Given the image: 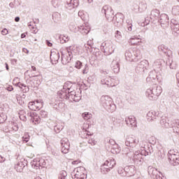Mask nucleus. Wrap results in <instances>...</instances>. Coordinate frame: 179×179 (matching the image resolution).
Wrapping results in <instances>:
<instances>
[{
  "mask_svg": "<svg viewBox=\"0 0 179 179\" xmlns=\"http://www.w3.org/2000/svg\"><path fill=\"white\" fill-rule=\"evenodd\" d=\"M162 87L157 84H153L149 89L145 92V96L149 100H157V98L162 94Z\"/></svg>",
  "mask_w": 179,
  "mask_h": 179,
  "instance_id": "obj_1",
  "label": "nucleus"
},
{
  "mask_svg": "<svg viewBox=\"0 0 179 179\" xmlns=\"http://www.w3.org/2000/svg\"><path fill=\"white\" fill-rule=\"evenodd\" d=\"M101 103L109 113H114L117 108L113 102V99L108 95H103L101 97Z\"/></svg>",
  "mask_w": 179,
  "mask_h": 179,
  "instance_id": "obj_2",
  "label": "nucleus"
},
{
  "mask_svg": "<svg viewBox=\"0 0 179 179\" xmlns=\"http://www.w3.org/2000/svg\"><path fill=\"white\" fill-rule=\"evenodd\" d=\"M73 50H76V47H69L64 51H62V62L64 65L69 64L72 58H73V53L72 52V50L73 51Z\"/></svg>",
  "mask_w": 179,
  "mask_h": 179,
  "instance_id": "obj_3",
  "label": "nucleus"
},
{
  "mask_svg": "<svg viewBox=\"0 0 179 179\" xmlns=\"http://www.w3.org/2000/svg\"><path fill=\"white\" fill-rule=\"evenodd\" d=\"M87 176L86 169L83 166L76 168L71 173V177L73 179H85Z\"/></svg>",
  "mask_w": 179,
  "mask_h": 179,
  "instance_id": "obj_4",
  "label": "nucleus"
},
{
  "mask_svg": "<svg viewBox=\"0 0 179 179\" xmlns=\"http://www.w3.org/2000/svg\"><path fill=\"white\" fill-rule=\"evenodd\" d=\"M160 124L162 128H173V132H175V134H179V122H176V126H173V124L170 123L169 118L162 117H161Z\"/></svg>",
  "mask_w": 179,
  "mask_h": 179,
  "instance_id": "obj_5",
  "label": "nucleus"
},
{
  "mask_svg": "<svg viewBox=\"0 0 179 179\" xmlns=\"http://www.w3.org/2000/svg\"><path fill=\"white\" fill-rule=\"evenodd\" d=\"M139 55H141V50H129L125 52L127 61H130L131 62H136V58H138Z\"/></svg>",
  "mask_w": 179,
  "mask_h": 179,
  "instance_id": "obj_6",
  "label": "nucleus"
},
{
  "mask_svg": "<svg viewBox=\"0 0 179 179\" xmlns=\"http://www.w3.org/2000/svg\"><path fill=\"white\" fill-rule=\"evenodd\" d=\"M115 164V159L113 158L108 159L102 166V173H103V174H107L111 169H114Z\"/></svg>",
  "mask_w": 179,
  "mask_h": 179,
  "instance_id": "obj_7",
  "label": "nucleus"
},
{
  "mask_svg": "<svg viewBox=\"0 0 179 179\" xmlns=\"http://www.w3.org/2000/svg\"><path fill=\"white\" fill-rule=\"evenodd\" d=\"M148 174L155 179H166V177L163 176L162 172L157 171V169L153 166H148Z\"/></svg>",
  "mask_w": 179,
  "mask_h": 179,
  "instance_id": "obj_8",
  "label": "nucleus"
},
{
  "mask_svg": "<svg viewBox=\"0 0 179 179\" xmlns=\"http://www.w3.org/2000/svg\"><path fill=\"white\" fill-rule=\"evenodd\" d=\"M15 86H18L20 89H22L23 93H27L29 90H30L29 87H36V86H37V84L34 83V82H33V80H29L27 81V85L19 82L18 83L15 84Z\"/></svg>",
  "mask_w": 179,
  "mask_h": 179,
  "instance_id": "obj_9",
  "label": "nucleus"
},
{
  "mask_svg": "<svg viewBox=\"0 0 179 179\" xmlns=\"http://www.w3.org/2000/svg\"><path fill=\"white\" fill-rule=\"evenodd\" d=\"M149 69V62L148 60L141 61L136 66V71L138 73H146Z\"/></svg>",
  "mask_w": 179,
  "mask_h": 179,
  "instance_id": "obj_10",
  "label": "nucleus"
},
{
  "mask_svg": "<svg viewBox=\"0 0 179 179\" xmlns=\"http://www.w3.org/2000/svg\"><path fill=\"white\" fill-rule=\"evenodd\" d=\"M143 153L139 151H136L132 157L131 159L133 162L135 163V164H137L138 166H142L143 164V162H145V159H143Z\"/></svg>",
  "mask_w": 179,
  "mask_h": 179,
  "instance_id": "obj_11",
  "label": "nucleus"
},
{
  "mask_svg": "<svg viewBox=\"0 0 179 179\" xmlns=\"http://www.w3.org/2000/svg\"><path fill=\"white\" fill-rule=\"evenodd\" d=\"M101 13L105 15L107 20H111L114 16V10L110 6H103L101 10Z\"/></svg>",
  "mask_w": 179,
  "mask_h": 179,
  "instance_id": "obj_12",
  "label": "nucleus"
},
{
  "mask_svg": "<svg viewBox=\"0 0 179 179\" xmlns=\"http://www.w3.org/2000/svg\"><path fill=\"white\" fill-rule=\"evenodd\" d=\"M115 26H120L124 22V14L117 13L115 16L112 17L111 20Z\"/></svg>",
  "mask_w": 179,
  "mask_h": 179,
  "instance_id": "obj_13",
  "label": "nucleus"
},
{
  "mask_svg": "<svg viewBox=\"0 0 179 179\" xmlns=\"http://www.w3.org/2000/svg\"><path fill=\"white\" fill-rule=\"evenodd\" d=\"M101 50L107 54V55H110L114 52V48H113V44L110 42H104L101 45Z\"/></svg>",
  "mask_w": 179,
  "mask_h": 179,
  "instance_id": "obj_14",
  "label": "nucleus"
},
{
  "mask_svg": "<svg viewBox=\"0 0 179 179\" xmlns=\"http://www.w3.org/2000/svg\"><path fill=\"white\" fill-rule=\"evenodd\" d=\"M138 143H139V141H136V138L132 136H129L126 138L125 145L128 148H136Z\"/></svg>",
  "mask_w": 179,
  "mask_h": 179,
  "instance_id": "obj_15",
  "label": "nucleus"
},
{
  "mask_svg": "<svg viewBox=\"0 0 179 179\" xmlns=\"http://www.w3.org/2000/svg\"><path fill=\"white\" fill-rule=\"evenodd\" d=\"M79 6V0H71L65 6L67 10L69 12H75V9Z\"/></svg>",
  "mask_w": 179,
  "mask_h": 179,
  "instance_id": "obj_16",
  "label": "nucleus"
},
{
  "mask_svg": "<svg viewBox=\"0 0 179 179\" xmlns=\"http://www.w3.org/2000/svg\"><path fill=\"white\" fill-rule=\"evenodd\" d=\"M101 85H106L108 87H113L115 86V80L111 78V77H103L101 80Z\"/></svg>",
  "mask_w": 179,
  "mask_h": 179,
  "instance_id": "obj_17",
  "label": "nucleus"
},
{
  "mask_svg": "<svg viewBox=\"0 0 179 179\" xmlns=\"http://www.w3.org/2000/svg\"><path fill=\"white\" fill-rule=\"evenodd\" d=\"M61 146L62 153L66 154L69 152V148L71 144L69 143V140L66 138H63L61 140Z\"/></svg>",
  "mask_w": 179,
  "mask_h": 179,
  "instance_id": "obj_18",
  "label": "nucleus"
},
{
  "mask_svg": "<svg viewBox=\"0 0 179 179\" xmlns=\"http://www.w3.org/2000/svg\"><path fill=\"white\" fill-rule=\"evenodd\" d=\"M171 29L172 30V34L175 37H178L179 35V24L175 20H171Z\"/></svg>",
  "mask_w": 179,
  "mask_h": 179,
  "instance_id": "obj_19",
  "label": "nucleus"
},
{
  "mask_svg": "<svg viewBox=\"0 0 179 179\" xmlns=\"http://www.w3.org/2000/svg\"><path fill=\"white\" fill-rule=\"evenodd\" d=\"M125 122L128 127L131 128H136V119L134 116L127 117Z\"/></svg>",
  "mask_w": 179,
  "mask_h": 179,
  "instance_id": "obj_20",
  "label": "nucleus"
},
{
  "mask_svg": "<svg viewBox=\"0 0 179 179\" xmlns=\"http://www.w3.org/2000/svg\"><path fill=\"white\" fill-rule=\"evenodd\" d=\"M110 68L115 73L120 72V59L117 58L113 60L110 64Z\"/></svg>",
  "mask_w": 179,
  "mask_h": 179,
  "instance_id": "obj_21",
  "label": "nucleus"
},
{
  "mask_svg": "<svg viewBox=\"0 0 179 179\" xmlns=\"http://www.w3.org/2000/svg\"><path fill=\"white\" fill-rule=\"evenodd\" d=\"M126 177H132L136 174V169L135 166H129L125 167Z\"/></svg>",
  "mask_w": 179,
  "mask_h": 179,
  "instance_id": "obj_22",
  "label": "nucleus"
},
{
  "mask_svg": "<svg viewBox=\"0 0 179 179\" xmlns=\"http://www.w3.org/2000/svg\"><path fill=\"white\" fill-rule=\"evenodd\" d=\"M58 96L62 100H68L69 99V95L68 94V92H66V84H64L63 89L59 92Z\"/></svg>",
  "mask_w": 179,
  "mask_h": 179,
  "instance_id": "obj_23",
  "label": "nucleus"
},
{
  "mask_svg": "<svg viewBox=\"0 0 179 179\" xmlns=\"http://www.w3.org/2000/svg\"><path fill=\"white\" fill-rule=\"evenodd\" d=\"M159 113L155 110H150L147 113V120L149 122L155 121L159 116Z\"/></svg>",
  "mask_w": 179,
  "mask_h": 179,
  "instance_id": "obj_24",
  "label": "nucleus"
},
{
  "mask_svg": "<svg viewBox=\"0 0 179 179\" xmlns=\"http://www.w3.org/2000/svg\"><path fill=\"white\" fill-rule=\"evenodd\" d=\"M82 99V95L80 94V92H77L74 94H69V100L70 101H75L76 103H78V101H80V99Z\"/></svg>",
  "mask_w": 179,
  "mask_h": 179,
  "instance_id": "obj_25",
  "label": "nucleus"
},
{
  "mask_svg": "<svg viewBox=\"0 0 179 179\" xmlns=\"http://www.w3.org/2000/svg\"><path fill=\"white\" fill-rule=\"evenodd\" d=\"M78 31L81 34H87L90 32V27L87 24H83L78 27Z\"/></svg>",
  "mask_w": 179,
  "mask_h": 179,
  "instance_id": "obj_26",
  "label": "nucleus"
},
{
  "mask_svg": "<svg viewBox=\"0 0 179 179\" xmlns=\"http://www.w3.org/2000/svg\"><path fill=\"white\" fill-rule=\"evenodd\" d=\"M159 22L161 24H166V26H169V15L166 14H161Z\"/></svg>",
  "mask_w": 179,
  "mask_h": 179,
  "instance_id": "obj_27",
  "label": "nucleus"
},
{
  "mask_svg": "<svg viewBox=\"0 0 179 179\" xmlns=\"http://www.w3.org/2000/svg\"><path fill=\"white\" fill-rule=\"evenodd\" d=\"M157 79V74H156V71H152L150 72L148 77L146 78L147 82H153V80H156Z\"/></svg>",
  "mask_w": 179,
  "mask_h": 179,
  "instance_id": "obj_28",
  "label": "nucleus"
},
{
  "mask_svg": "<svg viewBox=\"0 0 179 179\" xmlns=\"http://www.w3.org/2000/svg\"><path fill=\"white\" fill-rule=\"evenodd\" d=\"M159 16H160V11L158 9H153L151 11L150 19H154L157 20L159 19Z\"/></svg>",
  "mask_w": 179,
  "mask_h": 179,
  "instance_id": "obj_29",
  "label": "nucleus"
},
{
  "mask_svg": "<svg viewBox=\"0 0 179 179\" xmlns=\"http://www.w3.org/2000/svg\"><path fill=\"white\" fill-rule=\"evenodd\" d=\"M158 50L159 52H163L164 54H166V55H169V52L171 54V52L169 50V48L164 45H161L158 47Z\"/></svg>",
  "mask_w": 179,
  "mask_h": 179,
  "instance_id": "obj_30",
  "label": "nucleus"
},
{
  "mask_svg": "<svg viewBox=\"0 0 179 179\" xmlns=\"http://www.w3.org/2000/svg\"><path fill=\"white\" fill-rule=\"evenodd\" d=\"M123 154L126 155L130 159H132V156H134V150L132 149H129V148H125L123 149Z\"/></svg>",
  "mask_w": 179,
  "mask_h": 179,
  "instance_id": "obj_31",
  "label": "nucleus"
},
{
  "mask_svg": "<svg viewBox=\"0 0 179 179\" xmlns=\"http://www.w3.org/2000/svg\"><path fill=\"white\" fill-rule=\"evenodd\" d=\"M80 135L81 138H83V139H89L90 136H92L93 134H92V133H90V131H88L87 130H83V131H81Z\"/></svg>",
  "mask_w": 179,
  "mask_h": 179,
  "instance_id": "obj_32",
  "label": "nucleus"
},
{
  "mask_svg": "<svg viewBox=\"0 0 179 179\" xmlns=\"http://www.w3.org/2000/svg\"><path fill=\"white\" fill-rule=\"evenodd\" d=\"M144 156H150L152 153H153V148L152 145H148L147 148H145V150L142 152Z\"/></svg>",
  "mask_w": 179,
  "mask_h": 179,
  "instance_id": "obj_33",
  "label": "nucleus"
},
{
  "mask_svg": "<svg viewBox=\"0 0 179 179\" xmlns=\"http://www.w3.org/2000/svg\"><path fill=\"white\" fill-rule=\"evenodd\" d=\"M129 44H131V45H136L139 44L140 41L139 38L136 36H133L129 40Z\"/></svg>",
  "mask_w": 179,
  "mask_h": 179,
  "instance_id": "obj_34",
  "label": "nucleus"
},
{
  "mask_svg": "<svg viewBox=\"0 0 179 179\" xmlns=\"http://www.w3.org/2000/svg\"><path fill=\"white\" fill-rule=\"evenodd\" d=\"M110 148H111V152L113 153V155H118V153L121 152V150H120V148H118V145L117 144L111 146Z\"/></svg>",
  "mask_w": 179,
  "mask_h": 179,
  "instance_id": "obj_35",
  "label": "nucleus"
},
{
  "mask_svg": "<svg viewBox=\"0 0 179 179\" xmlns=\"http://www.w3.org/2000/svg\"><path fill=\"white\" fill-rule=\"evenodd\" d=\"M117 173L119 176H121V177H127V171H125V168L119 167L117 169Z\"/></svg>",
  "mask_w": 179,
  "mask_h": 179,
  "instance_id": "obj_36",
  "label": "nucleus"
},
{
  "mask_svg": "<svg viewBox=\"0 0 179 179\" xmlns=\"http://www.w3.org/2000/svg\"><path fill=\"white\" fill-rule=\"evenodd\" d=\"M28 107L29 110H32V111H37V107L36 106V102L31 101L28 103Z\"/></svg>",
  "mask_w": 179,
  "mask_h": 179,
  "instance_id": "obj_37",
  "label": "nucleus"
},
{
  "mask_svg": "<svg viewBox=\"0 0 179 179\" xmlns=\"http://www.w3.org/2000/svg\"><path fill=\"white\" fill-rule=\"evenodd\" d=\"M31 121H32V122H35V124H38L41 121L40 116L37 115V113H35L32 119H31Z\"/></svg>",
  "mask_w": 179,
  "mask_h": 179,
  "instance_id": "obj_38",
  "label": "nucleus"
},
{
  "mask_svg": "<svg viewBox=\"0 0 179 179\" xmlns=\"http://www.w3.org/2000/svg\"><path fill=\"white\" fill-rule=\"evenodd\" d=\"M55 131L56 132V134H59V132H61V131H62V129H64V125L61 124H58L56 126H55Z\"/></svg>",
  "mask_w": 179,
  "mask_h": 179,
  "instance_id": "obj_39",
  "label": "nucleus"
},
{
  "mask_svg": "<svg viewBox=\"0 0 179 179\" xmlns=\"http://www.w3.org/2000/svg\"><path fill=\"white\" fill-rule=\"evenodd\" d=\"M168 155L176 156V157H179L178 150L176 149L171 150L169 151Z\"/></svg>",
  "mask_w": 179,
  "mask_h": 179,
  "instance_id": "obj_40",
  "label": "nucleus"
},
{
  "mask_svg": "<svg viewBox=\"0 0 179 179\" xmlns=\"http://www.w3.org/2000/svg\"><path fill=\"white\" fill-rule=\"evenodd\" d=\"M50 59H51V61H53L54 62H58V59H59V55H58V54L51 55Z\"/></svg>",
  "mask_w": 179,
  "mask_h": 179,
  "instance_id": "obj_41",
  "label": "nucleus"
},
{
  "mask_svg": "<svg viewBox=\"0 0 179 179\" xmlns=\"http://www.w3.org/2000/svg\"><path fill=\"white\" fill-rule=\"evenodd\" d=\"M20 119L22 120V121H26V120H27V116L26 115V113H24V110L20 111Z\"/></svg>",
  "mask_w": 179,
  "mask_h": 179,
  "instance_id": "obj_42",
  "label": "nucleus"
},
{
  "mask_svg": "<svg viewBox=\"0 0 179 179\" xmlns=\"http://www.w3.org/2000/svg\"><path fill=\"white\" fill-rule=\"evenodd\" d=\"M66 85V90L67 92V94L69 96V94H75V91H73L72 87H69L68 86V83H65Z\"/></svg>",
  "mask_w": 179,
  "mask_h": 179,
  "instance_id": "obj_43",
  "label": "nucleus"
},
{
  "mask_svg": "<svg viewBox=\"0 0 179 179\" xmlns=\"http://www.w3.org/2000/svg\"><path fill=\"white\" fill-rule=\"evenodd\" d=\"M34 101H35V104L36 106L37 110H40V108H43V101H41L40 100H36Z\"/></svg>",
  "mask_w": 179,
  "mask_h": 179,
  "instance_id": "obj_44",
  "label": "nucleus"
},
{
  "mask_svg": "<svg viewBox=\"0 0 179 179\" xmlns=\"http://www.w3.org/2000/svg\"><path fill=\"white\" fill-rule=\"evenodd\" d=\"M172 13L175 15H179V6H175L173 7Z\"/></svg>",
  "mask_w": 179,
  "mask_h": 179,
  "instance_id": "obj_45",
  "label": "nucleus"
},
{
  "mask_svg": "<svg viewBox=\"0 0 179 179\" xmlns=\"http://www.w3.org/2000/svg\"><path fill=\"white\" fill-rule=\"evenodd\" d=\"M22 141L23 142H25L27 143L29 141H30V136L29 135V133H25L24 135L22 136Z\"/></svg>",
  "mask_w": 179,
  "mask_h": 179,
  "instance_id": "obj_46",
  "label": "nucleus"
},
{
  "mask_svg": "<svg viewBox=\"0 0 179 179\" xmlns=\"http://www.w3.org/2000/svg\"><path fill=\"white\" fill-rule=\"evenodd\" d=\"M163 62H164V61L162 59H157L155 62H154V65L153 66H158L159 67L160 65H162L163 64Z\"/></svg>",
  "mask_w": 179,
  "mask_h": 179,
  "instance_id": "obj_47",
  "label": "nucleus"
},
{
  "mask_svg": "<svg viewBox=\"0 0 179 179\" xmlns=\"http://www.w3.org/2000/svg\"><path fill=\"white\" fill-rule=\"evenodd\" d=\"M139 9L146 10V9H148V4L145 2H141L139 6Z\"/></svg>",
  "mask_w": 179,
  "mask_h": 179,
  "instance_id": "obj_48",
  "label": "nucleus"
},
{
  "mask_svg": "<svg viewBox=\"0 0 179 179\" xmlns=\"http://www.w3.org/2000/svg\"><path fill=\"white\" fill-rule=\"evenodd\" d=\"M20 167V169H18ZM23 167H24V165H23V162H19L18 164L16 165V168L17 169V171L20 173L23 171Z\"/></svg>",
  "mask_w": 179,
  "mask_h": 179,
  "instance_id": "obj_49",
  "label": "nucleus"
},
{
  "mask_svg": "<svg viewBox=\"0 0 179 179\" xmlns=\"http://www.w3.org/2000/svg\"><path fill=\"white\" fill-rule=\"evenodd\" d=\"M82 117L84 118V120H90V118H92V114L89 113H83Z\"/></svg>",
  "mask_w": 179,
  "mask_h": 179,
  "instance_id": "obj_50",
  "label": "nucleus"
},
{
  "mask_svg": "<svg viewBox=\"0 0 179 179\" xmlns=\"http://www.w3.org/2000/svg\"><path fill=\"white\" fill-rule=\"evenodd\" d=\"M36 113H34V112H33V113H31V112H27V113H26V116H27V118H30V120H31L32 118H33V117H34V114H35Z\"/></svg>",
  "mask_w": 179,
  "mask_h": 179,
  "instance_id": "obj_51",
  "label": "nucleus"
},
{
  "mask_svg": "<svg viewBox=\"0 0 179 179\" xmlns=\"http://www.w3.org/2000/svg\"><path fill=\"white\" fill-rule=\"evenodd\" d=\"M75 67L77 69H80V68H82V62L80 61H77L76 62Z\"/></svg>",
  "mask_w": 179,
  "mask_h": 179,
  "instance_id": "obj_52",
  "label": "nucleus"
},
{
  "mask_svg": "<svg viewBox=\"0 0 179 179\" xmlns=\"http://www.w3.org/2000/svg\"><path fill=\"white\" fill-rule=\"evenodd\" d=\"M88 143H90V145H96V143H97V142L96 141H94V138H88Z\"/></svg>",
  "mask_w": 179,
  "mask_h": 179,
  "instance_id": "obj_53",
  "label": "nucleus"
},
{
  "mask_svg": "<svg viewBox=\"0 0 179 179\" xmlns=\"http://www.w3.org/2000/svg\"><path fill=\"white\" fill-rule=\"evenodd\" d=\"M61 38L64 41V43H68V41H69V36L67 35H63Z\"/></svg>",
  "mask_w": 179,
  "mask_h": 179,
  "instance_id": "obj_54",
  "label": "nucleus"
},
{
  "mask_svg": "<svg viewBox=\"0 0 179 179\" xmlns=\"http://www.w3.org/2000/svg\"><path fill=\"white\" fill-rule=\"evenodd\" d=\"M115 37L117 39V40H121V32L119 31H117L115 35Z\"/></svg>",
  "mask_w": 179,
  "mask_h": 179,
  "instance_id": "obj_55",
  "label": "nucleus"
},
{
  "mask_svg": "<svg viewBox=\"0 0 179 179\" xmlns=\"http://www.w3.org/2000/svg\"><path fill=\"white\" fill-rule=\"evenodd\" d=\"M40 115H41V117L43 118H45V117H47V112L45 110H41Z\"/></svg>",
  "mask_w": 179,
  "mask_h": 179,
  "instance_id": "obj_56",
  "label": "nucleus"
},
{
  "mask_svg": "<svg viewBox=\"0 0 179 179\" xmlns=\"http://www.w3.org/2000/svg\"><path fill=\"white\" fill-rule=\"evenodd\" d=\"M96 58H97V59H99V60L103 59V55L101 54V52H98L96 53Z\"/></svg>",
  "mask_w": 179,
  "mask_h": 179,
  "instance_id": "obj_57",
  "label": "nucleus"
},
{
  "mask_svg": "<svg viewBox=\"0 0 179 179\" xmlns=\"http://www.w3.org/2000/svg\"><path fill=\"white\" fill-rule=\"evenodd\" d=\"M33 169H35L36 170H38L40 169V164H32Z\"/></svg>",
  "mask_w": 179,
  "mask_h": 179,
  "instance_id": "obj_58",
  "label": "nucleus"
},
{
  "mask_svg": "<svg viewBox=\"0 0 179 179\" xmlns=\"http://www.w3.org/2000/svg\"><path fill=\"white\" fill-rule=\"evenodd\" d=\"M8 31L6 28H4L2 31H1V34H3V36H6V34H8Z\"/></svg>",
  "mask_w": 179,
  "mask_h": 179,
  "instance_id": "obj_59",
  "label": "nucleus"
},
{
  "mask_svg": "<svg viewBox=\"0 0 179 179\" xmlns=\"http://www.w3.org/2000/svg\"><path fill=\"white\" fill-rule=\"evenodd\" d=\"M127 29L129 31H132V23H127Z\"/></svg>",
  "mask_w": 179,
  "mask_h": 179,
  "instance_id": "obj_60",
  "label": "nucleus"
},
{
  "mask_svg": "<svg viewBox=\"0 0 179 179\" xmlns=\"http://www.w3.org/2000/svg\"><path fill=\"white\" fill-rule=\"evenodd\" d=\"M109 143L110 145V148H111V146H114V145H117V143H115V141H114L113 139L109 141Z\"/></svg>",
  "mask_w": 179,
  "mask_h": 179,
  "instance_id": "obj_61",
  "label": "nucleus"
},
{
  "mask_svg": "<svg viewBox=\"0 0 179 179\" xmlns=\"http://www.w3.org/2000/svg\"><path fill=\"white\" fill-rule=\"evenodd\" d=\"M52 5L55 7L58 5V0H52Z\"/></svg>",
  "mask_w": 179,
  "mask_h": 179,
  "instance_id": "obj_62",
  "label": "nucleus"
},
{
  "mask_svg": "<svg viewBox=\"0 0 179 179\" xmlns=\"http://www.w3.org/2000/svg\"><path fill=\"white\" fill-rule=\"evenodd\" d=\"M7 90L8 92H12L13 90V87L12 85H10L7 87Z\"/></svg>",
  "mask_w": 179,
  "mask_h": 179,
  "instance_id": "obj_63",
  "label": "nucleus"
},
{
  "mask_svg": "<svg viewBox=\"0 0 179 179\" xmlns=\"http://www.w3.org/2000/svg\"><path fill=\"white\" fill-rule=\"evenodd\" d=\"M87 72H89V69H87V67H85V69L83 71V73H87Z\"/></svg>",
  "mask_w": 179,
  "mask_h": 179,
  "instance_id": "obj_64",
  "label": "nucleus"
}]
</instances>
